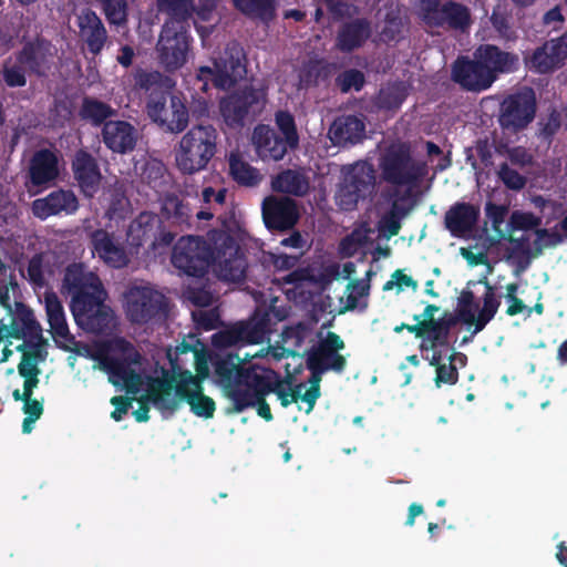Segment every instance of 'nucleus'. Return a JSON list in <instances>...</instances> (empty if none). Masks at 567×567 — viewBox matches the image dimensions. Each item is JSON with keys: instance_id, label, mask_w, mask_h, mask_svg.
Wrapping results in <instances>:
<instances>
[{"instance_id": "f257e3e1", "label": "nucleus", "mask_w": 567, "mask_h": 567, "mask_svg": "<svg viewBox=\"0 0 567 567\" xmlns=\"http://www.w3.org/2000/svg\"><path fill=\"white\" fill-rule=\"evenodd\" d=\"M187 347L182 344L166 355L172 368V377L164 368H154L142 362L140 354L125 340L114 338L92 352L94 369L109 375L115 386L126 389L134 400L152 403L163 412L175 411L182 401H186L190 411L200 417L214 415L216 405L212 398L203 393L202 381L209 375V359L205 353L195 351L193 358L197 375L190 371H182L177 363V354H186Z\"/></svg>"}, {"instance_id": "f03ea898", "label": "nucleus", "mask_w": 567, "mask_h": 567, "mask_svg": "<svg viewBox=\"0 0 567 567\" xmlns=\"http://www.w3.org/2000/svg\"><path fill=\"white\" fill-rule=\"evenodd\" d=\"M244 231L230 236L224 231L209 234L213 248L197 237H182L175 245L172 262L181 271L197 276L200 275L212 260L218 277L225 281L238 282L246 271V261L240 254V244L244 243Z\"/></svg>"}, {"instance_id": "7ed1b4c3", "label": "nucleus", "mask_w": 567, "mask_h": 567, "mask_svg": "<svg viewBox=\"0 0 567 567\" xmlns=\"http://www.w3.org/2000/svg\"><path fill=\"white\" fill-rule=\"evenodd\" d=\"M215 382L236 413L256 406L259 416L272 419L270 408L265 403L266 394L274 391L271 370L257 365L246 368L238 355L216 357L213 361Z\"/></svg>"}, {"instance_id": "20e7f679", "label": "nucleus", "mask_w": 567, "mask_h": 567, "mask_svg": "<svg viewBox=\"0 0 567 567\" xmlns=\"http://www.w3.org/2000/svg\"><path fill=\"white\" fill-rule=\"evenodd\" d=\"M62 291L71 297V311L84 330L100 333L114 326V316L105 303L106 291L99 277L74 264L66 268Z\"/></svg>"}, {"instance_id": "39448f33", "label": "nucleus", "mask_w": 567, "mask_h": 567, "mask_svg": "<svg viewBox=\"0 0 567 567\" xmlns=\"http://www.w3.org/2000/svg\"><path fill=\"white\" fill-rule=\"evenodd\" d=\"M9 338L22 339L23 342L17 346V350L22 352L21 362L18 365V372L23 378L24 393H32L39 384L40 370L38 364L44 360L47 341L40 323L34 313L20 306L10 320V324L0 321V344ZM12 354V350L6 344L0 352V362H4Z\"/></svg>"}, {"instance_id": "423d86ee", "label": "nucleus", "mask_w": 567, "mask_h": 567, "mask_svg": "<svg viewBox=\"0 0 567 567\" xmlns=\"http://www.w3.org/2000/svg\"><path fill=\"white\" fill-rule=\"evenodd\" d=\"M383 178L400 188L392 203V209L379 221V234L384 238L395 236L400 220L410 209V189L412 182L419 176L420 169L410 157L409 147L398 143L391 145L380 159Z\"/></svg>"}, {"instance_id": "0eeeda50", "label": "nucleus", "mask_w": 567, "mask_h": 567, "mask_svg": "<svg viewBox=\"0 0 567 567\" xmlns=\"http://www.w3.org/2000/svg\"><path fill=\"white\" fill-rule=\"evenodd\" d=\"M218 133L213 125L192 126L175 147L176 167L184 174L205 169L216 153Z\"/></svg>"}, {"instance_id": "6e6552de", "label": "nucleus", "mask_w": 567, "mask_h": 567, "mask_svg": "<svg viewBox=\"0 0 567 567\" xmlns=\"http://www.w3.org/2000/svg\"><path fill=\"white\" fill-rule=\"evenodd\" d=\"M190 42L185 20L169 18L156 45L159 64L169 72L183 68L188 61Z\"/></svg>"}, {"instance_id": "1a4fd4ad", "label": "nucleus", "mask_w": 567, "mask_h": 567, "mask_svg": "<svg viewBox=\"0 0 567 567\" xmlns=\"http://www.w3.org/2000/svg\"><path fill=\"white\" fill-rule=\"evenodd\" d=\"M227 58L213 60L212 64L202 65L196 73V81L200 84L199 90L206 92L209 82L215 87L227 90L244 79L246 68L243 63V51L234 44L226 52Z\"/></svg>"}, {"instance_id": "9d476101", "label": "nucleus", "mask_w": 567, "mask_h": 567, "mask_svg": "<svg viewBox=\"0 0 567 567\" xmlns=\"http://www.w3.org/2000/svg\"><path fill=\"white\" fill-rule=\"evenodd\" d=\"M375 175L371 164L358 162L343 168V178L337 190L336 200L340 208L350 210L360 199L372 194Z\"/></svg>"}, {"instance_id": "9b49d317", "label": "nucleus", "mask_w": 567, "mask_h": 567, "mask_svg": "<svg viewBox=\"0 0 567 567\" xmlns=\"http://www.w3.org/2000/svg\"><path fill=\"white\" fill-rule=\"evenodd\" d=\"M274 312L257 309L248 322H240L213 336L216 347H230L245 343H260L270 333V321Z\"/></svg>"}, {"instance_id": "f8f14e48", "label": "nucleus", "mask_w": 567, "mask_h": 567, "mask_svg": "<svg viewBox=\"0 0 567 567\" xmlns=\"http://www.w3.org/2000/svg\"><path fill=\"white\" fill-rule=\"evenodd\" d=\"M163 302V296L147 285H133L123 295L125 313L135 323H145L154 318Z\"/></svg>"}, {"instance_id": "ddd939ff", "label": "nucleus", "mask_w": 567, "mask_h": 567, "mask_svg": "<svg viewBox=\"0 0 567 567\" xmlns=\"http://www.w3.org/2000/svg\"><path fill=\"white\" fill-rule=\"evenodd\" d=\"M421 349L424 358L431 365H437L435 383L440 386L442 383L454 384L457 381V371L453 364H442L443 358L451 357V349L446 340L444 329L427 330L423 334Z\"/></svg>"}, {"instance_id": "4468645a", "label": "nucleus", "mask_w": 567, "mask_h": 567, "mask_svg": "<svg viewBox=\"0 0 567 567\" xmlns=\"http://www.w3.org/2000/svg\"><path fill=\"white\" fill-rule=\"evenodd\" d=\"M485 287L482 303L475 300L471 291H464L460 297L458 316L465 323L474 326L475 332L486 326L499 307L494 289L487 282H485Z\"/></svg>"}, {"instance_id": "2eb2a0df", "label": "nucleus", "mask_w": 567, "mask_h": 567, "mask_svg": "<svg viewBox=\"0 0 567 567\" xmlns=\"http://www.w3.org/2000/svg\"><path fill=\"white\" fill-rule=\"evenodd\" d=\"M150 117L169 132H181L188 124V110L178 95L166 105L162 97H152L147 104Z\"/></svg>"}, {"instance_id": "dca6fc26", "label": "nucleus", "mask_w": 567, "mask_h": 567, "mask_svg": "<svg viewBox=\"0 0 567 567\" xmlns=\"http://www.w3.org/2000/svg\"><path fill=\"white\" fill-rule=\"evenodd\" d=\"M343 341L339 336L329 333L326 340L308 357V367L312 371L311 378L318 379V384L321 381V374L327 370L341 371L346 364L344 358L338 353V350L343 348Z\"/></svg>"}, {"instance_id": "f3484780", "label": "nucleus", "mask_w": 567, "mask_h": 567, "mask_svg": "<svg viewBox=\"0 0 567 567\" xmlns=\"http://www.w3.org/2000/svg\"><path fill=\"white\" fill-rule=\"evenodd\" d=\"M535 96L532 90L525 89L504 100L499 122L502 126L518 130L526 126L534 117Z\"/></svg>"}, {"instance_id": "a211bd4d", "label": "nucleus", "mask_w": 567, "mask_h": 567, "mask_svg": "<svg viewBox=\"0 0 567 567\" xmlns=\"http://www.w3.org/2000/svg\"><path fill=\"white\" fill-rule=\"evenodd\" d=\"M419 14L430 25H443L447 23L454 28H464L470 21V14L466 8L455 3L439 7L436 0H421Z\"/></svg>"}, {"instance_id": "6ab92c4d", "label": "nucleus", "mask_w": 567, "mask_h": 567, "mask_svg": "<svg viewBox=\"0 0 567 567\" xmlns=\"http://www.w3.org/2000/svg\"><path fill=\"white\" fill-rule=\"evenodd\" d=\"M264 101L261 90H245L241 94H234L220 102V112L229 125L240 123L249 113L257 112Z\"/></svg>"}, {"instance_id": "aec40b11", "label": "nucleus", "mask_w": 567, "mask_h": 567, "mask_svg": "<svg viewBox=\"0 0 567 567\" xmlns=\"http://www.w3.org/2000/svg\"><path fill=\"white\" fill-rule=\"evenodd\" d=\"M91 245L93 255L114 268L124 267L128 262V256L133 254L132 249L124 248L114 235L105 229L91 233Z\"/></svg>"}, {"instance_id": "412c9836", "label": "nucleus", "mask_w": 567, "mask_h": 567, "mask_svg": "<svg viewBox=\"0 0 567 567\" xmlns=\"http://www.w3.org/2000/svg\"><path fill=\"white\" fill-rule=\"evenodd\" d=\"M262 216L268 228L284 230L295 226L299 213L293 200L270 196L262 202Z\"/></svg>"}, {"instance_id": "4be33fe9", "label": "nucleus", "mask_w": 567, "mask_h": 567, "mask_svg": "<svg viewBox=\"0 0 567 567\" xmlns=\"http://www.w3.org/2000/svg\"><path fill=\"white\" fill-rule=\"evenodd\" d=\"M72 169L83 195L93 197L102 184V175L95 159L86 152L80 151L74 156Z\"/></svg>"}, {"instance_id": "5701e85b", "label": "nucleus", "mask_w": 567, "mask_h": 567, "mask_svg": "<svg viewBox=\"0 0 567 567\" xmlns=\"http://www.w3.org/2000/svg\"><path fill=\"white\" fill-rule=\"evenodd\" d=\"M79 208L76 196L71 190L52 192L43 198L35 199L32 203V212L40 219L59 214H73Z\"/></svg>"}, {"instance_id": "b1692460", "label": "nucleus", "mask_w": 567, "mask_h": 567, "mask_svg": "<svg viewBox=\"0 0 567 567\" xmlns=\"http://www.w3.org/2000/svg\"><path fill=\"white\" fill-rule=\"evenodd\" d=\"M44 307L47 320L50 326V333L53 340L63 348L72 344V336L70 333L63 306L58 296L53 292L44 293Z\"/></svg>"}, {"instance_id": "393cba45", "label": "nucleus", "mask_w": 567, "mask_h": 567, "mask_svg": "<svg viewBox=\"0 0 567 567\" xmlns=\"http://www.w3.org/2000/svg\"><path fill=\"white\" fill-rule=\"evenodd\" d=\"M453 79L468 90H485L492 85L493 75L475 59L471 62L460 59L453 68Z\"/></svg>"}, {"instance_id": "a878e982", "label": "nucleus", "mask_w": 567, "mask_h": 567, "mask_svg": "<svg viewBox=\"0 0 567 567\" xmlns=\"http://www.w3.org/2000/svg\"><path fill=\"white\" fill-rule=\"evenodd\" d=\"M252 144L262 161H280L289 146L268 125H258L252 133Z\"/></svg>"}, {"instance_id": "bb28decb", "label": "nucleus", "mask_w": 567, "mask_h": 567, "mask_svg": "<svg viewBox=\"0 0 567 567\" xmlns=\"http://www.w3.org/2000/svg\"><path fill=\"white\" fill-rule=\"evenodd\" d=\"M29 192L35 194L34 186H42L54 181L59 175L58 156L50 151H40L34 154L30 165Z\"/></svg>"}, {"instance_id": "cd10ccee", "label": "nucleus", "mask_w": 567, "mask_h": 567, "mask_svg": "<svg viewBox=\"0 0 567 567\" xmlns=\"http://www.w3.org/2000/svg\"><path fill=\"white\" fill-rule=\"evenodd\" d=\"M566 60L565 51L557 39L538 48L529 59H526V64L538 73H547L561 66Z\"/></svg>"}, {"instance_id": "c85d7f7f", "label": "nucleus", "mask_w": 567, "mask_h": 567, "mask_svg": "<svg viewBox=\"0 0 567 567\" xmlns=\"http://www.w3.org/2000/svg\"><path fill=\"white\" fill-rule=\"evenodd\" d=\"M310 338L311 331L307 326L300 323L296 327H290L282 332L281 348L271 347L268 348L266 352L261 350L251 354V358L271 354L275 359H281L284 357L296 355L299 353L302 344L307 340H310Z\"/></svg>"}, {"instance_id": "c756f323", "label": "nucleus", "mask_w": 567, "mask_h": 567, "mask_svg": "<svg viewBox=\"0 0 567 567\" xmlns=\"http://www.w3.org/2000/svg\"><path fill=\"white\" fill-rule=\"evenodd\" d=\"M136 131L127 122L110 121L103 128V141L105 145L117 153L131 151L136 143Z\"/></svg>"}, {"instance_id": "7c9ffc66", "label": "nucleus", "mask_w": 567, "mask_h": 567, "mask_svg": "<svg viewBox=\"0 0 567 567\" xmlns=\"http://www.w3.org/2000/svg\"><path fill=\"white\" fill-rule=\"evenodd\" d=\"M475 59L483 68L492 73L495 81L497 73L509 72L516 68L518 58L507 52L499 51L493 45H482L475 52Z\"/></svg>"}, {"instance_id": "2f4dec72", "label": "nucleus", "mask_w": 567, "mask_h": 567, "mask_svg": "<svg viewBox=\"0 0 567 567\" xmlns=\"http://www.w3.org/2000/svg\"><path fill=\"white\" fill-rule=\"evenodd\" d=\"M78 24L81 35L86 41L90 50L93 53L100 52L104 44L106 33L95 12L90 9L83 10L78 17Z\"/></svg>"}, {"instance_id": "473e14b6", "label": "nucleus", "mask_w": 567, "mask_h": 567, "mask_svg": "<svg viewBox=\"0 0 567 567\" xmlns=\"http://www.w3.org/2000/svg\"><path fill=\"white\" fill-rule=\"evenodd\" d=\"M364 134L363 122L354 116H344L336 120L329 130V137L334 145L354 143Z\"/></svg>"}, {"instance_id": "72a5a7b5", "label": "nucleus", "mask_w": 567, "mask_h": 567, "mask_svg": "<svg viewBox=\"0 0 567 567\" xmlns=\"http://www.w3.org/2000/svg\"><path fill=\"white\" fill-rule=\"evenodd\" d=\"M478 216L477 209L468 204H460L449 210L445 217L446 227L455 236H464L474 226Z\"/></svg>"}, {"instance_id": "f704fd0d", "label": "nucleus", "mask_w": 567, "mask_h": 567, "mask_svg": "<svg viewBox=\"0 0 567 567\" xmlns=\"http://www.w3.org/2000/svg\"><path fill=\"white\" fill-rule=\"evenodd\" d=\"M278 399L282 406H288L292 402H301L306 404V413H310L320 395L317 377L309 380L307 384H298L292 392L278 391Z\"/></svg>"}, {"instance_id": "c9c22d12", "label": "nucleus", "mask_w": 567, "mask_h": 567, "mask_svg": "<svg viewBox=\"0 0 567 567\" xmlns=\"http://www.w3.org/2000/svg\"><path fill=\"white\" fill-rule=\"evenodd\" d=\"M53 56L52 48L44 41L28 45L20 58V66L42 73L45 64Z\"/></svg>"}, {"instance_id": "e433bc0d", "label": "nucleus", "mask_w": 567, "mask_h": 567, "mask_svg": "<svg viewBox=\"0 0 567 567\" xmlns=\"http://www.w3.org/2000/svg\"><path fill=\"white\" fill-rule=\"evenodd\" d=\"M159 225L157 216L150 213H142L128 227L127 240L130 249L137 248L143 240L148 238Z\"/></svg>"}, {"instance_id": "4c0bfd02", "label": "nucleus", "mask_w": 567, "mask_h": 567, "mask_svg": "<svg viewBox=\"0 0 567 567\" xmlns=\"http://www.w3.org/2000/svg\"><path fill=\"white\" fill-rule=\"evenodd\" d=\"M272 189L296 196L305 195L309 189L308 178L299 171L288 169L271 182Z\"/></svg>"}, {"instance_id": "58836bf2", "label": "nucleus", "mask_w": 567, "mask_h": 567, "mask_svg": "<svg viewBox=\"0 0 567 567\" xmlns=\"http://www.w3.org/2000/svg\"><path fill=\"white\" fill-rule=\"evenodd\" d=\"M229 171L233 178L245 186H255L262 179V175L237 154L229 156Z\"/></svg>"}, {"instance_id": "ea45409f", "label": "nucleus", "mask_w": 567, "mask_h": 567, "mask_svg": "<svg viewBox=\"0 0 567 567\" xmlns=\"http://www.w3.org/2000/svg\"><path fill=\"white\" fill-rule=\"evenodd\" d=\"M16 401H23V412L25 417L22 423V432L28 434L33 430L34 423L41 417L43 413V404L39 400L31 399L32 393L25 394L24 390L21 392L16 389L12 393Z\"/></svg>"}, {"instance_id": "a19ab883", "label": "nucleus", "mask_w": 567, "mask_h": 567, "mask_svg": "<svg viewBox=\"0 0 567 567\" xmlns=\"http://www.w3.org/2000/svg\"><path fill=\"white\" fill-rule=\"evenodd\" d=\"M373 230L367 225H361L355 228L348 237H346L341 245L340 250L344 256H352L355 252L363 250L372 243Z\"/></svg>"}, {"instance_id": "79ce46f5", "label": "nucleus", "mask_w": 567, "mask_h": 567, "mask_svg": "<svg viewBox=\"0 0 567 567\" xmlns=\"http://www.w3.org/2000/svg\"><path fill=\"white\" fill-rule=\"evenodd\" d=\"M369 34L368 25L363 21H355L342 30L339 35V45L343 50H352L359 47Z\"/></svg>"}, {"instance_id": "37998d69", "label": "nucleus", "mask_w": 567, "mask_h": 567, "mask_svg": "<svg viewBox=\"0 0 567 567\" xmlns=\"http://www.w3.org/2000/svg\"><path fill=\"white\" fill-rule=\"evenodd\" d=\"M237 9L245 14L257 16L262 19H268L272 16V1L271 0H233Z\"/></svg>"}, {"instance_id": "c03bdc74", "label": "nucleus", "mask_w": 567, "mask_h": 567, "mask_svg": "<svg viewBox=\"0 0 567 567\" xmlns=\"http://www.w3.org/2000/svg\"><path fill=\"white\" fill-rule=\"evenodd\" d=\"M81 115L83 118L99 124L112 115V109L100 101L86 99L83 102Z\"/></svg>"}, {"instance_id": "a18cd8bd", "label": "nucleus", "mask_w": 567, "mask_h": 567, "mask_svg": "<svg viewBox=\"0 0 567 567\" xmlns=\"http://www.w3.org/2000/svg\"><path fill=\"white\" fill-rule=\"evenodd\" d=\"M47 259V256L40 255L33 257L29 261L28 277L30 281L38 287H42L47 282V277L49 275Z\"/></svg>"}, {"instance_id": "49530a36", "label": "nucleus", "mask_w": 567, "mask_h": 567, "mask_svg": "<svg viewBox=\"0 0 567 567\" xmlns=\"http://www.w3.org/2000/svg\"><path fill=\"white\" fill-rule=\"evenodd\" d=\"M417 282L408 274L404 272V270H395L390 279L384 284L383 290L385 291H395L396 293H400L401 291L405 289H412L416 290Z\"/></svg>"}, {"instance_id": "de8ad7c7", "label": "nucleus", "mask_w": 567, "mask_h": 567, "mask_svg": "<svg viewBox=\"0 0 567 567\" xmlns=\"http://www.w3.org/2000/svg\"><path fill=\"white\" fill-rule=\"evenodd\" d=\"M103 10L110 23L121 25L126 21L125 0H101Z\"/></svg>"}, {"instance_id": "09e8293b", "label": "nucleus", "mask_w": 567, "mask_h": 567, "mask_svg": "<svg viewBox=\"0 0 567 567\" xmlns=\"http://www.w3.org/2000/svg\"><path fill=\"white\" fill-rule=\"evenodd\" d=\"M368 295V285L364 281L350 282L347 286L342 301L349 308H354L358 305L364 303V298Z\"/></svg>"}, {"instance_id": "8fccbe9b", "label": "nucleus", "mask_w": 567, "mask_h": 567, "mask_svg": "<svg viewBox=\"0 0 567 567\" xmlns=\"http://www.w3.org/2000/svg\"><path fill=\"white\" fill-rule=\"evenodd\" d=\"M276 123L282 133V140L289 144V147H295L298 143V135L292 116L288 113L279 112L276 115Z\"/></svg>"}, {"instance_id": "3c124183", "label": "nucleus", "mask_w": 567, "mask_h": 567, "mask_svg": "<svg viewBox=\"0 0 567 567\" xmlns=\"http://www.w3.org/2000/svg\"><path fill=\"white\" fill-rule=\"evenodd\" d=\"M320 73V66L318 62L309 61L302 66L296 70V76L298 79L297 86L299 89L308 87L317 82Z\"/></svg>"}, {"instance_id": "603ef678", "label": "nucleus", "mask_w": 567, "mask_h": 567, "mask_svg": "<svg viewBox=\"0 0 567 567\" xmlns=\"http://www.w3.org/2000/svg\"><path fill=\"white\" fill-rule=\"evenodd\" d=\"M162 209L167 217H174L178 220H184L189 214L187 205L174 195L164 199Z\"/></svg>"}, {"instance_id": "864d4df0", "label": "nucleus", "mask_w": 567, "mask_h": 567, "mask_svg": "<svg viewBox=\"0 0 567 567\" xmlns=\"http://www.w3.org/2000/svg\"><path fill=\"white\" fill-rule=\"evenodd\" d=\"M539 219L530 213L515 212L511 216L509 226L514 229L528 230L537 227Z\"/></svg>"}, {"instance_id": "5fc2aeb1", "label": "nucleus", "mask_w": 567, "mask_h": 567, "mask_svg": "<svg viewBox=\"0 0 567 567\" xmlns=\"http://www.w3.org/2000/svg\"><path fill=\"white\" fill-rule=\"evenodd\" d=\"M518 287L515 284H509L506 286V295L505 299L508 303L506 312L509 316H515L518 313H522L525 309H527V306L523 303L522 300L517 297Z\"/></svg>"}, {"instance_id": "6e6d98bb", "label": "nucleus", "mask_w": 567, "mask_h": 567, "mask_svg": "<svg viewBox=\"0 0 567 567\" xmlns=\"http://www.w3.org/2000/svg\"><path fill=\"white\" fill-rule=\"evenodd\" d=\"M363 82V74L355 70L347 71L339 78L340 86L344 92L352 89L359 91L362 87Z\"/></svg>"}, {"instance_id": "4d7b16f0", "label": "nucleus", "mask_w": 567, "mask_h": 567, "mask_svg": "<svg viewBox=\"0 0 567 567\" xmlns=\"http://www.w3.org/2000/svg\"><path fill=\"white\" fill-rule=\"evenodd\" d=\"M161 8L172 11L171 18L185 20L188 16L189 0H157Z\"/></svg>"}, {"instance_id": "13d9d810", "label": "nucleus", "mask_w": 567, "mask_h": 567, "mask_svg": "<svg viewBox=\"0 0 567 567\" xmlns=\"http://www.w3.org/2000/svg\"><path fill=\"white\" fill-rule=\"evenodd\" d=\"M498 175L504 184L512 189H520L525 185V178L507 165L501 167Z\"/></svg>"}, {"instance_id": "bf43d9fd", "label": "nucleus", "mask_w": 567, "mask_h": 567, "mask_svg": "<svg viewBox=\"0 0 567 567\" xmlns=\"http://www.w3.org/2000/svg\"><path fill=\"white\" fill-rule=\"evenodd\" d=\"M486 215L492 220L493 227L496 230H501L499 227L504 223L507 215V208L495 204L486 205Z\"/></svg>"}, {"instance_id": "052dcab7", "label": "nucleus", "mask_w": 567, "mask_h": 567, "mask_svg": "<svg viewBox=\"0 0 567 567\" xmlns=\"http://www.w3.org/2000/svg\"><path fill=\"white\" fill-rule=\"evenodd\" d=\"M219 0H199L197 6V16L202 21L213 20V12Z\"/></svg>"}, {"instance_id": "680f3d73", "label": "nucleus", "mask_w": 567, "mask_h": 567, "mask_svg": "<svg viewBox=\"0 0 567 567\" xmlns=\"http://www.w3.org/2000/svg\"><path fill=\"white\" fill-rule=\"evenodd\" d=\"M16 207L8 200L6 193L0 187V219L7 223L9 218L16 216Z\"/></svg>"}, {"instance_id": "e2e57ef3", "label": "nucleus", "mask_w": 567, "mask_h": 567, "mask_svg": "<svg viewBox=\"0 0 567 567\" xmlns=\"http://www.w3.org/2000/svg\"><path fill=\"white\" fill-rule=\"evenodd\" d=\"M4 79L10 86H20L25 83L24 75L20 68L17 70L13 68H7L4 71Z\"/></svg>"}, {"instance_id": "0e129e2a", "label": "nucleus", "mask_w": 567, "mask_h": 567, "mask_svg": "<svg viewBox=\"0 0 567 567\" xmlns=\"http://www.w3.org/2000/svg\"><path fill=\"white\" fill-rule=\"evenodd\" d=\"M111 403L115 405V410L112 412V417L115 421H121L128 410V404L123 396H114Z\"/></svg>"}, {"instance_id": "69168bd1", "label": "nucleus", "mask_w": 567, "mask_h": 567, "mask_svg": "<svg viewBox=\"0 0 567 567\" xmlns=\"http://www.w3.org/2000/svg\"><path fill=\"white\" fill-rule=\"evenodd\" d=\"M537 240L542 246H555L560 243L561 237L557 233H548L547 230L537 231Z\"/></svg>"}, {"instance_id": "338daca9", "label": "nucleus", "mask_w": 567, "mask_h": 567, "mask_svg": "<svg viewBox=\"0 0 567 567\" xmlns=\"http://www.w3.org/2000/svg\"><path fill=\"white\" fill-rule=\"evenodd\" d=\"M225 194L226 190L224 188H220L216 192L212 187H207L203 190L202 196L205 203H209L212 199H214L215 202L221 204L225 200Z\"/></svg>"}, {"instance_id": "774afa93", "label": "nucleus", "mask_w": 567, "mask_h": 567, "mask_svg": "<svg viewBox=\"0 0 567 567\" xmlns=\"http://www.w3.org/2000/svg\"><path fill=\"white\" fill-rule=\"evenodd\" d=\"M509 158L513 163L525 165L530 162V155L520 147L513 148L509 151Z\"/></svg>"}]
</instances>
